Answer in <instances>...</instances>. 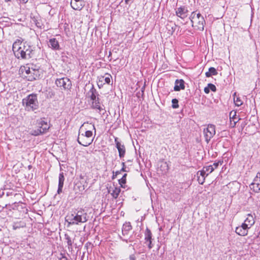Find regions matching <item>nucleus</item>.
Segmentation results:
<instances>
[{"label": "nucleus", "mask_w": 260, "mask_h": 260, "mask_svg": "<svg viewBox=\"0 0 260 260\" xmlns=\"http://www.w3.org/2000/svg\"><path fill=\"white\" fill-rule=\"evenodd\" d=\"M77 141L80 145L85 147L89 146L93 141L92 132L84 128V124L79 129Z\"/></svg>", "instance_id": "f257e3e1"}, {"label": "nucleus", "mask_w": 260, "mask_h": 260, "mask_svg": "<svg viewBox=\"0 0 260 260\" xmlns=\"http://www.w3.org/2000/svg\"><path fill=\"white\" fill-rule=\"evenodd\" d=\"M70 220V224H78L79 223H84L88 220L87 214L82 209H80L77 211H74L71 215L68 216Z\"/></svg>", "instance_id": "f03ea898"}, {"label": "nucleus", "mask_w": 260, "mask_h": 260, "mask_svg": "<svg viewBox=\"0 0 260 260\" xmlns=\"http://www.w3.org/2000/svg\"><path fill=\"white\" fill-rule=\"evenodd\" d=\"M22 105L27 111H34L39 108V102L36 94H31L22 100Z\"/></svg>", "instance_id": "7ed1b4c3"}, {"label": "nucleus", "mask_w": 260, "mask_h": 260, "mask_svg": "<svg viewBox=\"0 0 260 260\" xmlns=\"http://www.w3.org/2000/svg\"><path fill=\"white\" fill-rule=\"evenodd\" d=\"M189 19L192 23V26L195 29L203 31L205 24V20L203 16L199 13L194 11L191 13Z\"/></svg>", "instance_id": "20e7f679"}, {"label": "nucleus", "mask_w": 260, "mask_h": 260, "mask_svg": "<svg viewBox=\"0 0 260 260\" xmlns=\"http://www.w3.org/2000/svg\"><path fill=\"white\" fill-rule=\"evenodd\" d=\"M33 51L32 47L27 44L24 43L19 50L14 55L17 58L28 59L31 57V53Z\"/></svg>", "instance_id": "39448f33"}, {"label": "nucleus", "mask_w": 260, "mask_h": 260, "mask_svg": "<svg viewBox=\"0 0 260 260\" xmlns=\"http://www.w3.org/2000/svg\"><path fill=\"white\" fill-rule=\"evenodd\" d=\"M203 133L205 140L208 143L215 134V126L212 124H209L207 127L204 129Z\"/></svg>", "instance_id": "423d86ee"}, {"label": "nucleus", "mask_w": 260, "mask_h": 260, "mask_svg": "<svg viewBox=\"0 0 260 260\" xmlns=\"http://www.w3.org/2000/svg\"><path fill=\"white\" fill-rule=\"evenodd\" d=\"M56 85L59 87H62L63 89H69L71 86V82L67 78H62L57 79L55 81Z\"/></svg>", "instance_id": "0eeeda50"}, {"label": "nucleus", "mask_w": 260, "mask_h": 260, "mask_svg": "<svg viewBox=\"0 0 260 260\" xmlns=\"http://www.w3.org/2000/svg\"><path fill=\"white\" fill-rule=\"evenodd\" d=\"M251 189L255 192L260 191V173H257L253 182L250 185Z\"/></svg>", "instance_id": "6e6552de"}, {"label": "nucleus", "mask_w": 260, "mask_h": 260, "mask_svg": "<svg viewBox=\"0 0 260 260\" xmlns=\"http://www.w3.org/2000/svg\"><path fill=\"white\" fill-rule=\"evenodd\" d=\"M111 76L110 74H106V76H101L97 82L98 85L100 88L105 84H109L111 82Z\"/></svg>", "instance_id": "1a4fd4ad"}, {"label": "nucleus", "mask_w": 260, "mask_h": 260, "mask_svg": "<svg viewBox=\"0 0 260 260\" xmlns=\"http://www.w3.org/2000/svg\"><path fill=\"white\" fill-rule=\"evenodd\" d=\"M115 143L116 144V147L118 151L119 157L120 158L123 157L125 153V148L124 145L118 141V139L117 138H115Z\"/></svg>", "instance_id": "9d476101"}, {"label": "nucleus", "mask_w": 260, "mask_h": 260, "mask_svg": "<svg viewBox=\"0 0 260 260\" xmlns=\"http://www.w3.org/2000/svg\"><path fill=\"white\" fill-rule=\"evenodd\" d=\"M85 4L83 0H71V6L75 10L80 11L84 6Z\"/></svg>", "instance_id": "9b49d317"}, {"label": "nucleus", "mask_w": 260, "mask_h": 260, "mask_svg": "<svg viewBox=\"0 0 260 260\" xmlns=\"http://www.w3.org/2000/svg\"><path fill=\"white\" fill-rule=\"evenodd\" d=\"M188 10L184 6H181L176 9V15L181 18L184 19L187 16Z\"/></svg>", "instance_id": "f8f14e48"}, {"label": "nucleus", "mask_w": 260, "mask_h": 260, "mask_svg": "<svg viewBox=\"0 0 260 260\" xmlns=\"http://www.w3.org/2000/svg\"><path fill=\"white\" fill-rule=\"evenodd\" d=\"M45 118L41 119L40 121L38 123L39 128L43 134L46 133L50 128V124H48L47 121L44 120Z\"/></svg>", "instance_id": "ddd939ff"}, {"label": "nucleus", "mask_w": 260, "mask_h": 260, "mask_svg": "<svg viewBox=\"0 0 260 260\" xmlns=\"http://www.w3.org/2000/svg\"><path fill=\"white\" fill-rule=\"evenodd\" d=\"M145 240L146 242H148V247L149 249H151L153 247L152 244V233L150 230L147 228L145 233Z\"/></svg>", "instance_id": "4468645a"}, {"label": "nucleus", "mask_w": 260, "mask_h": 260, "mask_svg": "<svg viewBox=\"0 0 260 260\" xmlns=\"http://www.w3.org/2000/svg\"><path fill=\"white\" fill-rule=\"evenodd\" d=\"M121 189L119 187L110 186L108 189V192L111 194L113 198L116 199L118 197Z\"/></svg>", "instance_id": "2eb2a0df"}, {"label": "nucleus", "mask_w": 260, "mask_h": 260, "mask_svg": "<svg viewBox=\"0 0 260 260\" xmlns=\"http://www.w3.org/2000/svg\"><path fill=\"white\" fill-rule=\"evenodd\" d=\"M185 88L184 81L182 79L176 80L175 81V85L174 87L175 91H180L181 89Z\"/></svg>", "instance_id": "dca6fc26"}, {"label": "nucleus", "mask_w": 260, "mask_h": 260, "mask_svg": "<svg viewBox=\"0 0 260 260\" xmlns=\"http://www.w3.org/2000/svg\"><path fill=\"white\" fill-rule=\"evenodd\" d=\"M48 46L54 50H59V45L58 42L55 38H52L49 40Z\"/></svg>", "instance_id": "f3484780"}, {"label": "nucleus", "mask_w": 260, "mask_h": 260, "mask_svg": "<svg viewBox=\"0 0 260 260\" xmlns=\"http://www.w3.org/2000/svg\"><path fill=\"white\" fill-rule=\"evenodd\" d=\"M230 118L231 121V125L232 127H234L236 124L240 120L236 118V112L234 111H231L230 114Z\"/></svg>", "instance_id": "a211bd4d"}, {"label": "nucleus", "mask_w": 260, "mask_h": 260, "mask_svg": "<svg viewBox=\"0 0 260 260\" xmlns=\"http://www.w3.org/2000/svg\"><path fill=\"white\" fill-rule=\"evenodd\" d=\"M88 96L92 101L97 100L96 99V90L94 88L93 85H91L89 91L87 93Z\"/></svg>", "instance_id": "6ab92c4d"}, {"label": "nucleus", "mask_w": 260, "mask_h": 260, "mask_svg": "<svg viewBox=\"0 0 260 260\" xmlns=\"http://www.w3.org/2000/svg\"><path fill=\"white\" fill-rule=\"evenodd\" d=\"M22 47H23L22 42L20 40L17 39L13 44L12 50L14 53L17 52Z\"/></svg>", "instance_id": "aec40b11"}, {"label": "nucleus", "mask_w": 260, "mask_h": 260, "mask_svg": "<svg viewBox=\"0 0 260 260\" xmlns=\"http://www.w3.org/2000/svg\"><path fill=\"white\" fill-rule=\"evenodd\" d=\"M243 223H246L249 227L251 228L255 223L254 217L251 214H248Z\"/></svg>", "instance_id": "412c9836"}, {"label": "nucleus", "mask_w": 260, "mask_h": 260, "mask_svg": "<svg viewBox=\"0 0 260 260\" xmlns=\"http://www.w3.org/2000/svg\"><path fill=\"white\" fill-rule=\"evenodd\" d=\"M132 229V226L130 222H125L122 227V233L123 235L127 234V233L131 231Z\"/></svg>", "instance_id": "4be33fe9"}, {"label": "nucleus", "mask_w": 260, "mask_h": 260, "mask_svg": "<svg viewBox=\"0 0 260 260\" xmlns=\"http://www.w3.org/2000/svg\"><path fill=\"white\" fill-rule=\"evenodd\" d=\"M92 107L93 109H96L99 110L100 112L103 110V108L100 105L99 99L97 98V100L92 101Z\"/></svg>", "instance_id": "5701e85b"}, {"label": "nucleus", "mask_w": 260, "mask_h": 260, "mask_svg": "<svg viewBox=\"0 0 260 260\" xmlns=\"http://www.w3.org/2000/svg\"><path fill=\"white\" fill-rule=\"evenodd\" d=\"M64 239L67 241L68 248L69 249H71L72 250L73 241H72L71 238L68 234H65Z\"/></svg>", "instance_id": "b1692460"}, {"label": "nucleus", "mask_w": 260, "mask_h": 260, "mask_svg": "<svg viewBox=\"0 0 260 260\" xmlns=\"http://www.w3.org/2000/svg\"><path fill=\"white\" fill-rule=\"evenodd\" d=\"M235 232L241 236H245L247 235V231L243 230L240 226L236 228Z\"/></svg>", "instance_id": "393cba45"}, {"label": "nucleus", "mask_w": 260, "mask_h": 260, "mask_svg": "<svg viewBox=\"0 0 260 260\" xmlns=\"http://www.w3.org/2000/svg\"><path fill=\"white\" fill-rule=\"evenodd\" d=\"M216 70L213 67H210L209 69L208 72H207L205 74L207 77H210L212 75H216L217 74Z\"/></svg>", "instance_id": "a878e982"}, {"label": "nucleus", "mask_w": 260, "mask_h": 260, "mask_svg": "<svg viewBox=\"0 0 260 260\" xmlns=\"http://www.w3.org/2000/svg\"><path fill=\"white\" fill-rule=\"evenodd\" d=\"M236 95V93H234V103L236 105V106H238V107H239L240 106H241L243 104V102L241 101V100L240 99V98L239 97H235V96Z\"/></svg>", "instance_id": "bb28decb"}, {"label": "nucleus", "mask_w": 260, "mask_h": 260, "mask_svg": "<svg viewBox=\"0 0 260 260\" xmlns=\"http://www.w3.org/2000/svg\"><path fill=\"white\" fill-rule=\"evenodd\" d=\"M64 176L63 172L59 173L58 177V185H63Z\"/></svg>", "instance_id": "cd10ccee"}, {"label": "nucleus", "mask_w": 260, "mask_h": 260, "mask_svg": "<svg viewBox=\"0 0 260 260\" xmlns=\"http://www.w3.org/2000/svg\"><path fill=\"white\" fill-rule=\"evenodd\" d=\"M203 169L204 170L206 173H209V174L214 171V168H213V167H211V165L204 167Z\"/></svg>", "instance_id": "c85d7f7f"}, {"label": "nucleus", "mask_w": 260, "mask_h": 260, "mask_svg": "<svg viewBox=\"0 0 260 260\" xmlns=\"http://www.w3.org/2000/svg\"><path fill=\"white\" fill-rule=\"evenodd\" d=\"M42 130H40L39 128H37V129H35L31 131V134L34 136H39L40 135L43 134V133L41 131Z\"/></svg>", "instance_id": "c756f323"}, {"label": "nucleus", "mask_w": 260, "mask_h": 260, "mask_svg": "<svg viewBox=\"0 0 260 260\" xmlns=\"http://www.w3.org/2000/svg\"><path fill=\"white\" fill-rule=\"evenodd\" d=\"M209 175V173L205 172L204 170L203 169L202 170L199 171L197 172V175H199L202 177L205 178Z\"/></svg>", "instance_id": "7c9ffc66"}, {"label": "nucleus", "mask_w": 260, "mask_h": 260, "mask_svg": "<svg viewBox=\"0 0 260 260\" xmlns=\"http://www.w3.org/2000/svg\"><path fill=\"white\" fill-rule=\"evenodd\" d=\"M127 174H124L122 177L119 180V183L121 185V187H123L122 185L126 183V177Z\"/></svg>", "instance_id": "2f4dec72"}, {"label": "nucleus", "mask_w": 260, "mask_h": 260, "mask_svg": "<svg viewBox=\"0 0 260 260\" xmlns=\"http://www.w3.org/2000/svg\"><path fill=\"white\" fill-rule=\"evenodd\" d=\"M172 108L174 109H176L179 107L178 105V100L176 99H174L172 101Z\"/></svg>", "instance_id": "473e14b6"}, {"label": "nucleus", "mask_w": 260, "mask_h": 260, "mask_svg": "<svg viewBox=\"0 0 260 260\" xmlns=\"http://www.w3.org/2000/svg\"><path fill=\"white\" fill-rule=\"evenodd\" d=\"M198 177V181L200 184H203L205 182V178L202 177L199 175H197Z\"/></svg>", "instance_id": "72a5a7b5"}, {"label": "nucleus", "mask_w": 260, "mask_h": 260, "mask_svg": "<svg viewBox=\"0 0 260 260\" xmlns=\"http://www.w3.org/2000/svg\"><path fill=\"white\" fill-rule=\"evenodd\" d=\"M208 87L209 88L210 90H211L213 91H215L216 90V86L213 84H211V83L208 84Z\"/></svg>", "instance_id": "f704fd0d"}, {"label": "nucleus", "mask_w": 260, "mask_h": 260, "mask_svg": "<svg viewBox=\"0 0 260 260\" xmlns=\"http://www.w3.org/2000/svg\"><path fill=\"white\" fill-rule=\"evenodd\" d=\"M240 226L241 227V228L244 230H245V231H247V232H248V230L250 228V227H249L247 224H246V223H243Z\"/></svg>", "instance_id": "c9c22d12"}, {"label": "nucleus", "mask_w": 260, "mask_h": 260, "mask_svg": "<svg viewBox=\"0 0 260 260\" xmlns=\"http://www.w3.org/2000/svg\"><path fill=\"white\" fill-rule=\"evenodd\" d=\"M219 164H220V165H221V163L220 161L215 162L213 164V165H212L211 166V167H213V168H214V170L218 167Z\"/></svg>", "instance_id": "e433bc0d"}, {"label": "nucleus", "mask_w": 260, "mask_h": 260, "mask_svg": "<svg viewBox=\"0 0 260 260\" xmlns=\"http://www.w3.org/2000/svg\"><path fill=\"white\" fill-rule=\"evenodd\" d=\"M63 186V185H58V189H57V193L58 194H60L61 192H62Z\"/></svg>", "instance_id": "4c0bfd02"}, {"label": "nucleus", "mask_w": 260, "mask_h": 260, "mask_svg": "<svg viewBox=\"0 0 260 260\" xmlns=\"http://www.w3.org/2000/svg\"><path fill=\"white\" fill-rule=\"evenodd\" d=\"M204 92L206 93H209V92H210V89L208 87H205L204 88Z\"/></svg>", "instance_id": "58836bf2"}, {"label": "nucleus", "mask_w": 260, "mask_h": 260, "mask_svg": "<svg viewBox=\"0 0 260 260\" xmlns=\"http://www.w3.org/2000/svg\"><path fill=\"white\" fill-rule=\"evenodd\" d=\"M129 260H136V256L134 254H132L129 256Z\"/></svg>", "instance_id": "ea45409f"}, {"label": "nucleus", "mask_w": 260, "mask_h": 260, "mask_svg": "<svg viewBox=\"0 0 260 260\" xmlns=\"http://www.w3.org/2000/svg\"><path fill=\"white\" fill-rule=\"evenodd\" d=\"M25 72L26 74H29L31 73V71L30 70V69L28 68L27 70H25Z\"/></svg>", "instance_id": "a19ab883"}, {"label": "nucleus", "mask_w": 260, "mask_h": 260, "mask_svg": "<svg viewBox=\"0 0 260 260\" xmlns=\"http://www.w3.org/2000/svg\"><path fill=\"white\" fill-rule=\"evenodd\" d=\"M35 79H36V77H34V76H32V77H30L28 78V80H30V81H31V80H35Z\"/></svg>", "instance_id": "79ce46f5"}, {"label": "nucleus", "mask_w": 260, "mask_h": 260, "mask_svg": "<svg viewBox=\"0 0 260 260\" xmlns=\"http://www.w3.org/2000/svg\"><path fill=\"white\" fill-rule=\"evenodd\" d=\"M20 2H22L23 3H26L28 2V0H19Z\"/></svg>", "instance_id": "37998d69"}, {"label": "nucleus", "mask_w": 260, "mask_h": 260, "mask_svg": "<svg viewBox=\"0 0 260 260\" xmlns=\"http://www.w3.org/2000/svg\"><path fill=\"white\" fill-rule=\"evenodd\" d=\"M121 171L126 172L127 171L125 170V167H122L121 170Z\"/></svg>", "instance_id": "c03bdc74"}, {"label": "nucleus", "mask_w": 260, "mask_h": 260, "mask_svg": "<svg viewBox=\"0 0 260 260\" xmlns=\"http://www.w3.org/2000/svg\"><path fill=\"white\" fill-rule=\"evenodd\" d=\"M122 167H125V163L124 162H123L122 163Z\"/></svg>", "instance_id": "a18cd8bd"}, {"label": "nucleus", "mask_w": 260, "mask_h": 260, "mask_svg": "<svg viewBox=\"0 0 260 260\" xmlns=\"http://www.w3.org/2000/svg\"><path fill=\"white\" fill-rule=\"evenodd\" d=\"M39 23H36V25L38 26V27H40V25H39Z\"/></svg>", "instance_id": "49530a36"}, {"label": "nucleus", "mask_w": 260, "mask_h": 260, "mask_svg": "<svg viewBox=\"0 0 260 260\" xmlns=\"http://www.w3.org/2000/svg\"><path fill=\"white\" fill-rule=\"evenodd\" d=\"M39 23H36V25L38 26V27H40V25H39Z\"/></svg>", "instance_id": "de8ad7c7"}, {"label": "nucleus", "mask_w": 260, "mask_h": 260, "mask_svg": "<svg viewBox=\"0 0 260 260\" xmlns=\"http://www.w3.org/2000/svg\"><path fill=\"white\" fill-rule=\"evenodd\" d=\"M5 2H8L11 1V0H5Z\"/></svg>", "instance_id": "09e8293b"}, {"label": "nucleus", "mask_w": 260, "mask_h": 260, "mask_svg": "<svg viewBox=\"0 0 260 260\" xmlns=\"http://www.w3.org/2000/svg\"><path fill=\"white\" fill-rule=\"evenodd\" d=\"M92 127H93V128L95 131V127H94V125H92Z\"/></svg>", "instance_id": "8fccbe9b"}]
</instances>
